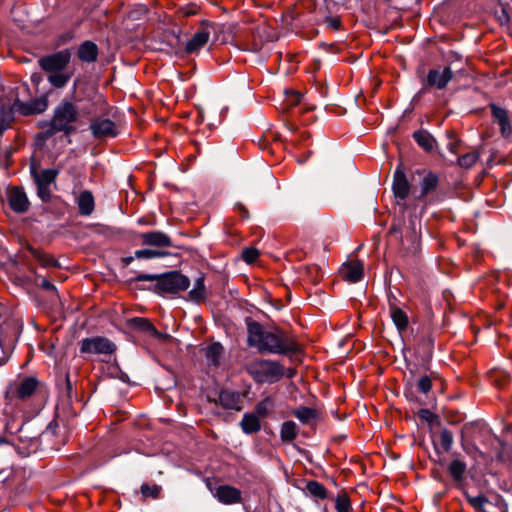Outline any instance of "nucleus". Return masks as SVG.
<instances>
[{"label":"nucleus","instance_id":"7c9ffc66","mask_svg":"<svg viewBox=\"0 0 512 512\" xmlns=\"http://www.w3.org/2000/svg\"><path fill=\"white\" fill-rule=\"evenodd\" d=\"M293 415L303 424H310L317 416L314 409L309 407H300L293 412Z\"/></svg>","mask_w":512,"mask_h":512},{"label":"nucleus","instance_id":"f8f14e48","mask_svg":"<svg viewBox=\"0 0 512 512\" xmlns=\"http://www.w3.org/2000/svg\"><path fill=\"white\" fill-rule=\"evenodd\" d=\"M392 188L398 204L404 202L410 193L411 185L401 165L394 172Z\"/></svg>","mask_w":512,"mask_h":512},{"label":"nucleus","instance_id":"4c0bfd02","mask_svg":"<svg viewBox=\"0 0 512 512\" xmlns=\"http://www.w3.org/2000/svg\"><path fill=\"white\" fill-rule=\"evenodd\" d=\"M241 425L246 433H252L256 431V414L252 412L250 414L245 415L243 420L241 421Z\"/></svg>","mask_w":512,"mask_h":512},{"label":"nucleus","instance_id":"1a4fd4ad","mask_svg":"<svg viewBox=\"0 0 512 512\" xmlns=\"http://www.w3.org/2000/svg\"><path fill=\"white\" fill-rule=\"evenodd\" d=\"M453 77L449 66L429 70L424 86L426 88L444 89Z\"/></svg>","mask_w":512,"mask_h":512},{"label":"nucleus","instance_id":"0eeeda50","mask_svg":"<svg viewBox=\"0 0 512 512\" xmlns=\"http://www.w3.org/2000/svg\"><path fill=\"white\" fill-rule=\"evenodd\" d=\"M116 347L113 342L104 337L85 338L80 342L82 354H105L114 353Z\"/></svg>","mask_w":512,"mask_h":512},{"label":"nucleus","instance_id":"9d476101","mask_svg":"<svg viewBox=\"0 0 512 512\" xmlns=\"http://www.w3.org/2000/svg\"><path fill=\"white\" fill-rule=\"evenodd\" d=\"M212 495L222 504L231 505L241 501V491L233 486L219 485L212 487L208 485Z\"/></svg>","mask_w":512,"mask_h":512},{"label":"nucleus","instance_id":"3c124183","mask_svg":"<svg viewBox=\"0 0 512 512\" xmlns=\"http://www.w3.org/2000/svg\"><path fill=\"white\" fill-rule=\"evenodd\" d=\"M9 358V350L3 347L2 342L0 341V366L6 363Z\"/></svg>","mask_w":512,"mask_h":512},{"label":"nucleus","instance_id":"79ce46f5","mask_svg":"<svg viewBox=\"0 0 512 512\" xmlns=\"http://www.w3.org/2000/svg\"><path fill=\"white\" fill-rule=\"evenodd\" d=\"M336 510L338 512H351V504L347 496H338L336 499Z\"/></svg>","mask_w":512,"mask_h":512},{"label":"nucleus","instance_id":"052dcab7","mask_svg":"<svg viewBox=\"0 0 512 512\" xmlns=\"http://www.w3.org/2000/svg\"><path fill=\"white\" fill-rule=\"evenodd\" d=\"M132 261H133V257H131V256L124 258V262L126 265L131 264Z\"/></svg>","mask_w":512,"mask_h":512},{"label":"nucleus","instance_id":"2f4dec72","mask_svg":"<svg viewBox=\"0 0 512 512\" xmlns=\"http://www.w3.org/2000/svg\"><path fill=\"white\" fill-rule=\"evenodd\" d=\"M189 296L193 301L201 302L206 297V289L204 285V278L199 277L194 284V288L189 292Z\"/></svg>","mask_w":512,"mask_h":512},{"label":"nucleus","instance_id":"5701e85b","mask_svg":"<svg viewBox=\"0 0 512 512\" xmlns=\"http://www.w3.org/2000/svg\"><path fill=\"white\" fill-rule=\"evenodd\" d=\"M20 436H19V445L18 450L21 454L28 455L30 453L36 452L39 447V440L37 437H30L27 438L26 436H23V428L21 427L20 430Z\"/></svg>","mask_w":512,"mask_h":512},{"label":"nucleus","instance_id":"c756f323","mask_svg":"<svg viewBox=\"0 0 512 512\" xmlns=\"http://www.w3.org/2000/svg\"><path fill=\"white\" fill-rule=\"evenodd\" d=\"M305 489L309 495L315 498L325 499L327 497L326 488L318 481L311 480L307 482Z\"/></svg>","mask_w":512,"mask_h":512},{"label":"nucleus","instance_id":"4d7b16f0","mask_svg":"<svg viewBox=\"0 0 512 512\" xmlns=\"http://www.w3.org/2000/svg\"><path fill=\"white\" fill-rule=\"evenodd\" d=\"M497 503L500 505V509L502 512H506L507 505L503 502L501 498H497Z\"/></svg>","mask_w":512,"mask_h":512},{"label":"nucleus","instance_id":"49530a36","mask_svg":"<svg viewBox=\"0 0 512 512\" xmlns=\"http://www.w3.org/2000/svg\"><path fill=\"white\" fill-rule=\"evenodd\" d=\"M37 194L43 202H48L51 198L50 185H36Z\"/></svg>","mask_w":512,"mask_h":512},{"label":"nucleus","instance_id":"e433bc0d","mask_svg":"<svg viewBox=\"0 0 512 512\" xmlns=\"http://www.w3.org/2000/svg\"><path fill=\"white\" fill-rule=\"evenodd\" d=\"M453 435L448 429H443L440 433V447L444 452H449L453 445Z\"/></svg>","mask_w":512,"mask_h":512},{"label":"nucleus","instance_id":"603ef678","mask_svg":"<svg viewBox=\"0 0 512 512\" xmlns=\"http://www.w3.org/2000/svg\"><path fill=\"white\" fill-rule=\"evenodd\" d=\"M326 23L329 27H331L334 30H338L341 25L340 20L336 17H327Z\"/></svg>","mask_w":512,"mask_h":512},{"label":"nucleus","instance_id":"b1692460","mask_svg":"<svg viewBox=\"0 0 512 512\" xmlns=\"http://www.w3.org/2000/svg\"><path fill=\"white\" fill-rule=\"evenodd\" d=\"M390 316L400 333L406 330L409 321L407 314L402 309L395 305H390Z\"/></svg>","mask_w":512,"mask_h":512},{"label":"nucleus","instance_id":"72a5a7b5","mask_svg":"<svg viewBox=\"0 0 512 512\" xmlns=\"http://www.w3.org/2000/svg\"><path fill=\"white\" fill-rule=\"evenodd\" d=\"M130 322L135 328L141 331L149 332L152 335L157 334V330L154 325L146 318L135 317L131 319Z\"/></svg>","mask_w":512,"mask_h":512},{"label":"nucleus","instance_id":"13d9d810","mask_svg":"<svg viewBox=\"0 0 512 512\" xmlns=\"http://www.w3.org/2000/svg\"><path fill=\"white\" fill-rule=\"evenodd\" d=\"M411 229L413 231V234L416 235L417 234V224H416V219L414 220H411Z\"/></svg>","mask_w":512,"mask_h":512},{"label":"nucleus","instance_id":"ea45409f","mask_svg":"<svg viewBox=\"0 0 512 512\" xmlns=\"http://www.w3.org/2000/svg\"><path fill=\"white\" fill-rule=\"evenodd\" d=\"M164 256V253L152 249H141L135 251V257L138 259H153Z\"/></svg>","mask_w":512,"mask_h":512},{"label":"nucleus","instance_id":"58836bf2","mask_svg":"<svg viewBox=\"0 0 512 512\" xmlns=\"http://www.w3.org/2000/svg\"><path fill=\"white\" fill-rule=\"evenodd\" d=\"M31 252L43 267L56 266L55 260L50 255L34 249H32Z\"/></svg>","mask_w":512,"mask_h":512},{"label":"nucleus","instance_id":"cd10ccee","mask_svg":"<svg viewBox=\"0 0 512 512\" xmlns=\"http://www.w3.org/2000/svg\"><path fill=\"white\" fill-rule=\"evenodd\" d=\"M219 401L224 408L239 409V395L230 391H222L219 394Z\"/></svg>","mask_w":512,"mask_h":512},{"label":"nucleus","instance_id":"c85d7f7f","mask_svg":"<svg viewBox=\"0 0 512 512\" xmlns=\"http://www.w3.org/2000/svg\"><path fill=\"white\" fill-rule=\"evenodd\" d=\"M466 468V464L463 461L454 459L448 466V472L454 481L459 482L463 479Z\"/></svg>","mask_w":512,"mask_h":512},{"label":"nucleus","instance_id":"39448f33","mask_svg":"<svg viewBox=\"0 0 512 512\" xmlns=\"http://www.w3.org/2000/svg\"><path fill=\"white\" fill-rule=\"evenodd\" d=\"M156 280L155 287L159 292L175 294L185 291L190 286V280L187 276L178 271H171L166 274L156 276L151 274H139L135 281Z\"/></svg>","mask_w":512,"mask_h":512},{"label":"nucleus","instance_id":"dca6fc26","mask_svg":"<svg viewBox=\"0 0 512 512\" xmlns=\"http://www.w3.org/2000/svg\"><path fill=\"white\" fill-rule=\"evenodd\" d=\"M140 238L142 243L148 246L170 247L172 245L170 237L161 231L142 233Z\"/></svg>","mask_w":512,"mask_h":512},{"label":"nucleus","instance_id":"69168bd1","mask_svg":"<svg viewBox=\"0 0 512 512\" xmlns=\"http://www.w3.org/2000/svg\"><path fill=\"white\" fill-rule=\"evenodd\" d=\"M258 148L259 149H262L263 151H265V149L262 148L261 144L258 142Z\"/></svg>","mask_w":512,"mask_h":512},{"label":"nucleus","instance_id":"bf43d9fd","mask_svg":"<svg viewBox=\"0 0 512 512\" xmlns=\"http://www.w3.org/2000/svg\"><path fill=\"white\" fill-rule=\"evenodd\" d=\"M196 13V10L193 8V9H187L185 10V14L186 15H193Z\"/></svg>","mask_w":512,"mask_h":512},{"label":"nucleus","instance_id":"c03bdc74","mask_svg":"<svg viewBox=\"0 0 512 512\" xmlns=\"http://www.w3.org/2000/svg\"><path fill=\"white\" fill-rule=\"evenodd\" d=\"M302 100V95L294 90H290L286 92V102L289 106H296L300 104Z\"/></svg>","mask_w":512,"mask_h":512},{"label":"nucleus","instance_id":"6e6d98bb","mask_svg":"<svg viewBox=\"0 0 512 512\" xmlns=\"http://www.w3.org/2000/svg\"><path fill=\"white\" fill-rule=\"evenodd\" d=\"M235 208L241 212L243 217L246 218L248 216V211L242 204H237Z\"/></svg>","mask_w":512,"mask_h":512},{"label":"nucleus","instance_id":"f257e3e1","mask_svg":"<svg viewBox=\"0 0 512 512\" xmlns=\"http://www.w3.org/2000/svg\"><path fill=\"white\" fill-rule=\"evenodd\" d=\"M71 52L68 49L41 57L38 60L40 68L48 73L47 80L54 88L65 87L73 76V72L66 71L70 63Z\"/></svg>","mask_w":512,"mask_h":512},{"label":"nucleus","instance_id":"393cba45","mask_svg":"<svg viewBox=\"0 0 512 512\" xmlns=\"http://www.w3.org/2000/svg\"><path fill=\"white\" fill-rule=\"evenodd\" d=\"M223 346L218 343H212L205 348V357L210 365L217 366L223 354Z\"/></svg>","mask_w":512,"mask_h":512},{"label":"nucleus","instance_id":"de8ad7c7","mask_svg":"<svg viewBox=\"0 0 512 512\" xmlns=\"http://www.w3.org/2000/svg\"><path fill=\"white\" fill-rule=\"evenodd\" d=\"M242 257L245 262L248 264H253L256 262V248L255 247H249L245 249L242 253Z\"/></svg>","mask_w":512,"mask_h":512},{"label":"nucleus","instance_id":"5fc2aeb1","mask_svg":"<svg viewBox=\"0 0 512 512\" xmlns=\"http://www.w3.org/2000/svg\"><path fill=\"white\" fill-rule=\"evenodd\" d=\"M422 343L427 348L428 352H430L433 347L432 337L431 336L424 337L422 340Z\"/></svg>","mask_w":512,"mask_h":512},{"label":"nucleus","instance_id":"09e8293b","mask_svg":"<svg viewBox=\"0 0 512 512\" xmlns=\"http://www.w3.org/2000/svg\"><path fill=\"white\" fill-rule=\"evenodd\" d=\"M40 287H42L43 289L45 290H48L50 292H52L53 296L55 298H59V295H58V292H57V289L55 287L54 284L50 283L47 279L45 278H42L40 283H39Z\"/></svg>","mask_w":512,"mask_h":512},{"label":"nucleus","instance_id":"473e14b6","mask_svg":"<svg viewBox=\"0 0 512 512\" xmlns=\"http://www.w3.org/2000/svg\"><path fill=\"white\" fill-rule=\"evenodd\" d=\"M281 438L285 441H292L297 437V425L293 421H286L281 427Z\"/></svg>","mask_w":512,"mask_h":512},{"label":"nucleus","instance_id":"7ed1b4c3","mask_svg":"<svg viewBox=\"0 0 512 512\" xmlns=\"http://www.w3.org/2000/svg\"><path fill=\"white\" fill-rule=\"evenodd\" d=\"M296 350L295 342L280 329H264L258 321V352L286 355Z\"/></svg>","mask_w":512,"mask_h":512},{"label":"nucleus","instance_id":"20e7f679","mask_svg":"<svg viewBox=\"0 0 512 512\" xmlns=\"http://www.w3.org/2000/svg\"><path fill=\"white\" fill-rule=\"evenodd\" d=\"M77 107L70 101L61 102L54 110L51 121L47 124L45 137H50L58 132L66 135L71 134L75 128L73 124L77 121Z\"/></svg>","mask_w":512,"mask_h":512},{"label":"nucleus","instance_id":"aec40b11","mask_svg":"<svg viewBox=\"0 0 512 512\" xmlns=\"http://www.w3.org/2000/svg\"><path fill=\"white\" fill-rule=\"evenodd\" d=\"M79 208V213L83 216H89L94 211L95 202L93 194L88 191H82L76 199Z\"/></svg>","mask_w":512,"mask_h":512},{"label":"nucleus","instance_id":"a878e982","mask_svg":"<svg viewBox=\"0 0 512 512\" xmlns=\"http://www.w3.org/2000/svg\"><path fill=\"white\" fill-rule=\"evenodd\" d=\"M468 503L475 509L481 512H491L489 505L491 502L483 495L472 496L469 493L464 494Z\"/></svg>","mask_w":512,"mask_h":512},{"label":"nucleus","instance_id":"6e6552de","mask_svg":"<svg viewBox=\"0 0 512 512\" xmlns=\"http://www.w3.org/2000/svg\"><path fill=\"white\" fill-rule=\"evenodd\" d=\"M89 128L96 139L113 138L118 135L116 124L108 118L96 117L92 119Z\"/></svg>","mask_w":512,"mask_h":512},{"label":"nucleus","instance_id":"c9c22d12","mask_svg":"<svg viewBox=\"0 0 512 512\" xmlns=\"http://www.w3.org/2000/svg\"><path fill=\"white\" fill-rule=\"evenodd\" d=\"M478 159V152H469L458 158V164L463 168H470L477 162Z\"/></svg>","mask_w":512,"mask_h":512},{"label":"nucleus","instance_id":"f3484780","mask_svg":"<svg viewBox=\"0 0 512 512\" xmlns=\"http://www.w3.org/2000/svg\"><path fill=\"white\" fill-rule=\"evenodd\" d=\"M491 112L494 122L500 127L501 135L505 138L509 137L512 133V127L509 121L507 111L496 105H491Z\"/></svg>","mask_w":512,"mask_h":512},{"label":"nucleus","instance_id":"4468645a","mask_svg":"<svg viewBox=\"0 0 512 512\" xmlns=\"http://www.w3.org/2000/svg\"><path fill=\"white\" fill-rule=\"evenodd\" d=\"M364 265L360 260H352L342 265L340 273L350 283L359 282L363 277Z\"/></svg>","mask_w":512,"mask_h":512},{"label":"nucleus","instance_id":"680f3d73","mask_svg":"<svg viewBox=\"0 0 512 512\" xmlns=\"http://www.w3.org/2000/svg\"><path fill=\"white\" fill-rule=\"evenodd\" d=\"M448 146H449V150H450L451 152L455 153V146H454V144L449 143V145H448Z\"/></svg>","mask_w":512,"mask_h":512},{"label":"nucleus","instance_id":"a19ab883","mask_svg":"<svg viewBox=\"0 0 512 512\" xmlns=\"http://www.w3.org/2000/svg\"><path fill=\"white\" fill-rule=\"evenodd\" d=\"M161 488L158 485L143 484L141 486V493L145 497L157 498L159 496Z\"/></svg>","mask_w":512,"mask_h":512},{"label":"nucleus","instance_id":"2eb2a0df","mask_svg":"<svg viewBox=\"0 0 512 512\" xmlns=\"http://www.w3.org/2000/svg\"><path fill=\"white\" fill-rule=\"evenodd\" d=\"M438 184V176L433 172H427L419 182L420 193L416 196V199L424 201L429 194L437 189Z\"/></svg>","mask_w":512,"mask_h":512},{"label":"nucleus","instance_id":"0e129e2a","mask_svg":"<svg viewBox=\"0 0 512 512\" xmlns=\"http://www.w3.org/2000/svg\"><path fill=\"white\" fill-rule=\"evenodd\" d=\"M396 231H397V230H396V228H395V227H392L390 232H391V233H396Z\"/></svg>","mask_w":512,"mask_h":512},{"label":"nucleus","instance_id":"423d86ee","mask_svg":"<svg viewBox=\"0 0 512 512\" xmlns=\"http://www.w3.org/2000/svg\"><path fill=\"white\" fill-rule=\"evenodd\" d=\"M285 375V368L278 361L258 360V383L273 384Z\"/></svg>","mask_w":512,"mask_h":512},{"label":"nucleus","instance_id":"9b49d317","mask_svg":"<svg viewBox=\"0 0 512 512\" xmlns=\"http://www.w3.org/2000/svg\"><path fill=\"white\" fill-rule=\"evenodd\" d=\"M48 107V100L46 97H39L32 99L29 102L16 100L13 108L24 116L36 115L44 112Z\"/></svg>","mask_w":512,"mask_h":512},{"label":"nucleus","instance_id":"a18cd8bd","mask_svg":"<svg viewBox=\"0 0 512 512\" xmlns=\"http://www.w3.org/2000/svg\"><path fill=\"white\" fill-rule=\"evenodd\" d=\"M417 388L423 394H427L432 388L431 379L428 376H422L417 382Z\"/></svg>","mask_w":512,"mask_h":512},{"label":"nucleus","instance_id":"4be33fe9","mask_svg":"<svg viewBox=\"0 0 512 512\" xmlns=\"http://www.w3.org/2000/svg\"><path fill=\"white\" fill-rule=\"evenodd\" d=\"M209 40V32L206 30H201L196 32L192 38L186 44V51L188 53L197 52L200 48H202Z\"/></svg>","mask_w":512,"mask_h":512},{"label":"nucleus","instance_id":"37998d69","mask_svg":"<svg viewBox=\"0 0 512 512\" xmlns=\"http://www.w3.org/2000/svg\"><path fill=\"white\" fill-rule=\"evenodd\" d=\"M273 400L271 398H266L262 402L258 403V418L260 416L266 415L273 408Z\"/></svg>","mask_w":512,"mask_h":512},{"label":"nucleus","instance_id":"6ab92c4d","mask_svg":"<svg viewBox=\"0 0 512 512\" xmlns=\"http://www.w3.org/2000/svg\"><path fill=\"white\" fill-rule=\"evenodd\" d=\"M30 172L36 185H51L58 175L55 169H44L39 173L34 165L30 167Z\"/></svg>","mask_w":512,"mask_h":512},{"label":"nucleus","instance_id":"864d4df0","mask_svg":"<svg viewBox=\"0 0 512 512\" xmlns=\"http://www.w3.org/2000/svg\"><path fill=\"white\" fill-rule=\"evenodd\" d=\"M9 118H11V116L9 115ZM10 126V119H5L3 117H0V135H2V133L8 129Z\"/></svg>","mask_w":512,"mask_h":512},{"label":"nucleus","instance_id":"ddd939ff","mask_svg":"<svg viewBox=\"0 0 512 512\" xmlns=\"http://www.w3.org/2000/svg\"><path fill=\"white\" fill-rule=\"evenodd\" d=\"M8 202L10 208L16 213H24L29 209L30 202L28 197L20 187H13L8 193Z\"/></svg>","mask_w":512,"mask_h":512},{"label":"nucleus","instance_id":"e2e57ef3","mask_svg":"<svg viewBox=\"0 0 512 512\" xmlns=\"http://www.w3.org/2000/svg\"><path fill=\"white\" fill-rule=\"evenodd\" d=\"M5 443H6L5 439L3 437H0V445L5 444Z\"/></svg>","mask_w":512,"mask_h":512},{"label":"nucleus","instance_id":"a211bd4d","mask_svg":"<svg viewBox=\"0 0 512 512\" xmlns=\"http://www.w3.org/2000/svg\"><path fill=\"white\" fill-rule=\"evenodd\" d=\"M78 58L82 62L93 63L98 57V47L92 41H84L78 48Z\"/></svg>","mask_w":512,"mask_h":512},{"label":"nucleus","instance_id":"f704fd0d","mask_svg":"<svg viewBox=\"0 0 512 512\" xmlns=\"http://www.w3.org/2000/svg\"><path fill=\"white\" fill-rule=\"evenodd\" d=\"M245 322L248 330L247 342L250 347H253L256 345V322L250 316L245 317Z\"/></svg>","mask_w":512,"mask_h":512},{"label":"nucleus","instance_id":"412c9836","mask_svg":"<svg viewBox=\"0 0 512 512\" xmlns=\"http://www.w3.org/2000/svg\"><path fill=\"white\" fill-rule=\"evenodd\" d=\"M258 296L263 297L264 304L263 309L258 308V312H261L263 316L271 318V313L278 311L281 307V303L276 300L273 301L266 288L261 289L258 287Z\"/></svg>","mask_w":512,"mask_h":512},{"label":"nucleus","instance_id":"bb28decb","mask_svg":"<svg viewBox=\"0 0 512 512\" xmlns=\"http://www.w3.org/2000/svg\"><path fill=\"white\" fill-rule=\"evenodd\" d=\"M413 138L416 143L426 151H431L434 147V138L429 132L425 130L414 132Z\"/></svg>","mask_w":512,"mask_h":512},{"label":"nucleus","instance_id":"8fccbe9b","mask_svg":"<svg viewBox=\"0 0 512 512\" xmlns=\"http://www.w3.org/2000/svg\"><path fill=\"white\" fill-rule=\"evenodd\" d=\"M418 415L421 419H423L427 422L432 421V419L434 418V414L428 409L419 410Z\"/></svg>","mask_w":512,"mask_h":512},{"label":"nucleus","instance_id":"f03ea898","mask_svg":"<svg viewBox=\"0 0 512 512\" xmlns=\"http://www.w3.org/2000/svg\"><path fill=\"white\" fill-rule=\"evenodd\" d=\"M38 384L35 377L20 378L9 383L5 391L4 412L14 417L22 410L23 402L35 393Z\"/></svg>","mask_w":512,"mask_h":512}]
</instances>
